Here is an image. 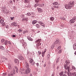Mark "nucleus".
<instances>
[{"label": "nucleus", "mask_w": 76, "mask_h": 76, "mask_svg": "<svg viewBox=\"0 0 76 76\" xmlns=\"http://www.w3.org/2000/svg\"><path fill=\"white\" fill-rule=\"evenodd\" d=\"M75 4V2L74 1H70L68 4H66L65 7L66 9H71V7H73L74 6Z\"/></svg>", "instance_id": "nucleus-1"}, {"label": "nucleus", "mask_w": 76, "mask_h": 76, "mask_svg": "<svg viewBox=\"0 0 76 76\" xmlns=\"http://www.w3.org/2000/svg\"><path fill=\"white\" fill-rule=\"evenodd\" d=\"M66 64H65L64 67L65 69L68 70V72H70V65H68L70 63V62L68 61H66Z\"/></svg>", "instance_id": "nucleus-2"}, {"label": "nucleus", "mask_w": 76, "mask_h": 76, "mask_svg": "<svg viewBox=\"0 0 76 76\" xmlns=\"http://www.w3.org/2000/svg\"><path fill=\"white\" fill-rule=\"evenodd\" d=\"M41 39H38L36 41V43H37L36 45L37 48H39L40 46L41 45Z\"/></svg>", "instance_id": "nucleus-3"}, {"label": "nucleus", "mask_w": 76, "mask_h": 76, "mask_svg": "<svg viewBox=\"0 0 76 76\" xmlns=\"http://www.w3.org/2000/svg\"><path fill=\"white\" fill-rule=\"evenodd\" d=\"M75 20H76V16H75L73 19L71 20H70V22L71 23H74V22H75Z\"/></svg>", "instance_id": "nucleus-4"}, {"label": "nucleus", "mask_w": 76, "mask_h": 76, "mask_svg": "<svg viewBox=\"0 0 76 76\" xmlns=\"http://www.w3.org/2000/svg\"><path fill=\"white\" fill-rule=\"evenodd\" d=\"M30 60L29 62L31 64V65H34V64H35V62H34V60L31 58L30 59Z\"/></svg>", "instance_id": "nucleus-5"}, {"label": "nucleus", "mask_w": 76, "mask_h": 76, "mask_svg": "<svg viewBox=\"0 0 76 76\" xmlns=\"http://www.w3.org/2000/svg\"><path fill=\"white\" fill-rule=\"evenodd\" d=\"M16 73V72H15V69H13V70L11 72V76H13V74L15 75Z\"/></svg>", "instance_id": "nucleus-6"}, {"label": "nucleus", "mask_w": 76, "mask_h": 76, "mask_svg": "<svg viewBox=\"0 0 76 76\" xmlns=\"http://www.w3.org/2000/svg\"><path fill=\"white\" fill-rule=\"evenodd\" d=\"M38 23H39L42 26H43L44 28H45V24L44 23L42 22V21H39Z\"/></svg>", "instance_id": "nucleus-7"}, {"label": "nucleus", "mask_w": 76, "mask_h": 76, "mask_svg": "<svg viewBox=\"0 0 76 76\" xmlns=\"http://www.w3.org/2000/svg\"><path fill=\"white\" fill-rule=\"evenodd\" d=\"M31 72V69L29 68H27V69L26 71V74L29 73Z\"/></svg>", "instance_id": "nucleus-8"}, {"label": "nucleus", "mask_w": 76, "mask_h": 76, "mask_svg": "<svg viewBox=\"0 0 76 76\" xmlns=\"http://www.w3.org/2000/svg\"><path fill=\"white\" fill-rule=\"evenodd\" d=\"M18 57L20 60H24V58H23V57L21 56H18Z\"/></svg>", "instance_id": "nucleus-9"}, {"label": "nucleus", "mask_w": 76, "mask_h": 76, "mask_svg": "<svg viewBox=\"0 0 76 76\" xmlns=\"http://www.w3.org/2000/svg\"><path fill=\"white\" fill-rule=\"evenodd\" d=\"M37 10L38 12L39 13H42V10L41 8H37Z\"/></svg>", "instance_id": "nucleus-10"}, {"label": "nucleus", "mask_w": 76, "mask_h": 76, "mask_svg": "<svg viewBox=\"0 0 76 76\" xmlns=\"http://www.w3.org/2000/svg\"><path fill=\"white\" fill-rule=\"evenodd\" d=\"M25 64V66H26V68H29V64H28V63H27V62H26Z\"/></svg>", "instance_id": "nucleus-11"}, {"label": "nucleus", "mask_w": 76, "mask_h": 76, "mask_svg": "<svg viewBox=\"0 0 76 76\" xmlns=\"http://www.w3.org/2000/svg\"><path fill=\"white\" fill-rule=\"evenodd\" d=\"M23 44L24 48H25V47L26 46V43L24 42L23 43Z\"/></svg>", "instance_id": "nucleus-12"}, {"label": "nucleus", "mask_w": 76, "mask_h": 76, "mask_svg": "<svg viewBox=\"0 0 76 76\" xmlns=\"http://www.w3.org/2000/svg\"><path fill=\"white\" fill-rule=\"evenodd\" d=\"M12 26H16V23L15 22H14L12 23Z\"/></svg>", "instance_id": "nucleus-13"}, {"label": "nucleus", "mask_w": 76, "mask_h": 76, "mask_svg": "<svg viewBox=\"0 0 76 76\" xmlns=\"http://www.w3.org/2000/svg\"><path fill=\"white\" fill-rule=\"evenodd\" d=\"M45 53L44 52L42 51V55L43 57H44V56H45Z\"/></svg>", "instance_id": "nucleus-14"}, {"label": "nucleus", "mask_w": 76, "mask_h": 76, "mask_svg": "<svg viewBox=\"0 0 76 76\" xmlns=\"http://www.w3.org/2000/svg\"><path fill=\"white\" fill-rule=\"evenodd\" d=\"M73 47L74 50H75L76 49V43H75V44L74 45Z\"/></svg>", "instance_id": "nucleus-15"}, {"label": "nucleus", "mask_w": 76, "mask_h": 76, "mask_svg": "<svg viewBox=\"0 0 76 76\" xmlns=\"http://www.w3.org/2000/svg\"><path fill=\"white\" fill-rule=\"evenodd\" d=\"M37 22V21L36 20H34L32 21V23L33 24V25H34V24H35Z\"/></svg>", "instance_id": "nucleus-16"}, {"label": "nucleus", "mask_w": 76, "mask_h": 76, "mask_svg": "<svg viewBox=\"0 0 76 76\" xmlns=\"http://www.w3.org/2000/svg\"><path fill=\"white\" fill-rule=\"evenodd\" d=\"M15 63H19V60H18V59H16L15 60Z\"/></svg>", "instance_id": "nucleus-17"}, {"label": "nucleus", "mask_w": 76, "mask_h": 76, "mask_svg": "<svg viewBox=\"0 0 76 76\" xmlns=\"http://www.w3.org/2000/svg\"><path fill=\"white\" fill-rule=\"evenodd\" d=\"M28 18H24L22 20H26V21H28Z\"/></svg>", "instance_id": "nucleus-18"}, {"label": "nucleus", "mask_w": 76, "mask_h": 76, "mask_svg": "<svg viewBox=\"0 0 76 76\" xmlns=\"http://www.w3.org/2000/svg\"><path fill=\"white\" fill-rule=\"evenodd\" d=\"M63 74H64V72H61L59 74V75L60 76H63Z\"/></svg>", "instance_id": "nucleus-19"}, {"label": "nucleus", "mask_w": 76, "mask_h": 76, "mask_svg": "<svg viewBox=\"0 0 76 76\" xmlns=\"http://www.w3.org/2000/svg\"><path fill=\"white\" fill-rule=\"evenodd\" d=\"M4 44L5 45H7V40H4Z\"/></svg>", "instance_id": "nucleus-20"}, {"label": "nucleus", "mask_w": 76, "mask_h": 76, "mask_svg": "<svg viewBox=\"0 0 76 76\" xmlns=\"http://www.w3.org/2000/svg\"><path fill=\"white\" fill-rule=\"evenodd\" d=\"M24 2L25 3H29V0H24Z\"/></svg>", "instance_id": "nucleus-21"}, {"label": "nucleus", "mask_w": 76, "mask_h": 76, "mask_svg": "<svg viewBox=\"0 0 76 76\" xmlns=\"http://www.w3.org/2000/svg\"><path fill=\"white\" fill-rule=\"evenodd\" d=\"M0 22L1 24L3 23V22H4V19H2L0 21Z\"/></svg>", "instance_id": "nucleus-22"}, {"label": "nucleus", "mask_w": 76, "mask_h": 76, "mask_svg": "<svg viewBox=\"0 0 76 76\" xmlns=\"http://www.w3.org/2000/svg\"><path fill=\"white\" fill-rule=\"evenodd\" d=\"M44 6V4H39V7H43Z\"/></svg>", "instance_id": "nucleus-23"}, {"label": "nucleus", "mask_w": 76, "mask_h": 76, "mask_svg": "<svg viewBox=\"0 0 76 76\" xmlns=\"http://www.w3.org/2000/svg\"><path fill=\"white\" fill-rule=\"evenodd\" d=\"M34 13H31L30 14V16L31 17V18H34Z\"/></svg>", "instance_id": "nucleus-24"}, {"label": "nucleus", "mask_w": 76, "mask_h": 76, "mask_svg": "<svg viewBox=\"0 0 76 76\" xmlns=\"http://www.w3.org/2000/svg\"><path fill=\"white\" fill-rule=\"evenodd\" d=\"M50 55L48 54L47 56V58L49 60L50 59Z\"/></svg>", "instance_id": "nucleus-25"}, {"label": "nucleus", "mask_w": 76, "mask_h": 76, "mask_svg": "<svg viewBox=\"0 0 76 76\" xmlns=\"http://www.w3.org/2000/svg\"><path fill=\"white\" fill-rule=\"evenodd\" d=\"M36 26L37 27V28H39V25L38 24H36Z\"/></svg>", "instance_id": "nucleus-26"}, {"label": "nucleus", "mask_w": 76, "mask_h": 76, "mask_svg": "<svg viewBox=\"0 0 76 76\" xmlns=\"http://www.w3.org/2000/svg\"><path fill=\"white\" fill-rule=\"evenodd\" d=\"M27 39L29 40V41H32V39L31 38V37H27Z\"/></svg>", "instance_id": "nucleus-27"}, {"label": "nucleus", "mask_w": 76, "mask_h": 76, "mask_svg": "<svg viewBox=\"0 0 76 76\" xmlns=\"http://www.w3.org/2000/svg\"><path fill=\"white\" fill-rule=\"evenodd\" d=\"M53 5H57L58 4V2H55L53 3Z\"/></svg>", "instance_id": "nucleus-28"}, {"label": "nucleus", "mask_w": 76, "mask_h": 76, "mask_svg": "<svg viewBox=\"0 0 76 76\" xmlns=\"http://www.w3.org/2000/svg\"><path fill=\"white\" fill-rule=\"evenodd\" d=\"M53 7L55 8V9H56H56H58V7L57 6H56V5H54L53 6Z\"/></svg>", "instance_id": "nucleus-29"}, {"label": "nucleus", "mask_w": 76, "mask_h": 76, "mask_svg": "<svg viewBox=\"0 0 76 76\" xmlns=\"http://www.w3.org/2000/svg\"><path fill=\"white\" fill-rule=\"evenodd\" d=\"M41 0H35L36 3H39Z\"/></svg>", "instance_id": "nucleus-30"}, {"label": "nucleus", "mask_w": 76, "mask_h": 76, "mask_svg": "<svg viewBox=\"0 0 76 76\" xmlns=\"http://www.w3.org/2000/svg\"><path fill=\"white\" fill-rule=\"evenodd\" d=\"M39 4H36L34 5V6L35 7H36L37 6H39Z\"/></svg>", "instance_id": "nucleus-31"}, {"label": "nucleus", "mask_w": 76, "mask_h": 76, "mask_svg": "<svg viewBox=\"0 0 76 76\" xmlns=\"http://www.w3.org/2000/svg\"><path fill=\"white\" fill-rule=\"evenodd\" d=\"M0 49H1V50H4V47H3L1 46L0 47Z\"/></svg>", "instance_id": "nucleus-32"}, {"label": "nucleus", "mask_w": 76, "mask_h": 76, "mask_svg": "<svg viewBox=\"0 0 76 76\" xmlns=\"http://www.w3.org/2000/svg\"><path fill=\"white\" fill-rule=\"evenodd\" d=\"M8 68L9 69H11V65L10 64L8 65Z\"/></svg>", "instance_id": "nucleus-33"}, {"label": "nucleus", "mask_w": 76, "mask_h": 76, "mask_svg": "<svg viewBox=\"0 0 76 76\" xmlns=\"http://www.w3.org/2000/svg\"><path fill=\"white\" fill-rule=\"evenodd\" d=\"M73 76H76V72H75L72 73Z\"/></svg>", "instance_id": "nucleus-34"}, {"label": "nucleus", "mask_w": 76, "mask_h": 76, "mask_svg": "<svg viewBox=\"0 0 76 76\" xmlns=\"http://www.w3.org/2000/svg\"><path fill=\"white\" fill-rule=\"evenodd\" d=\"M54 17H52L50 18V20L53 21L54 20Z\"/></svg>", "instance_id": "nucleus-35"}, {"label": "nucleus", "mask_w": 76, "mask_h": 76, "mask_svg": "<svg viewBox=\"0 0 76 76\" xmlns=\"http://www.w3.org/2000/svg\"><path fill=\"white\" fill-rule=\"evenodd\" d=\"M58 40H56L55 42V44H57L58 43Z\"/></svg>", "instance_id": "nucleus-36"}, {"label": "nucleus", "mask_w": 76, "mask_h": 76, "mask_svg": "<svg viewBox=\"0 0 76 76\" xmlns=\"http://www.w3.org/2000/svg\"><path fill=\"white\" fill-rule=\"evenodd\" d=\"M68 75L69 76H72V74L71 73H68Z\"/></svg>", "instance_id": "nucleus-37"}, {"label": "nucleus", "mask_w": 76, "mask_h": 76, "mask_svg": "<svg viewBox=\"0 0 76 76\" xmlns=\"http://www.w3.org/2000/svg\"><path fill=\"white\" fill-rule=\"evenodd\" d=\"M6 75H7V74H6V73H3L2 74V76H6Z\"/></svg>", "instance_id": "nucleus-38"}, {"label": "nucleus", "mask_w": 76, "mask_h": 76, "mask_svg": "<svg viewBox=\"0 0 76 76\" xmlns=\"http://www.w3.org/2000/svg\"><path fill=\"white\" fill-rule=\"evenodd\" d=\"M61 52H62V50H60L59 51L58 53L59 54H60L61 53Z\"/></svg>", "instance_id": "nucleus-39"}, {"label": "nucleus", "mask_w": 76, "mask_h": 76, "mask_svg": "<svg viewBox=\"0 0 76 76\" xmlns=\"http://www.w3.org/2000/svg\"><path fill=\"white\" fill-rule=\"evenodd\" d=\"M33 74H34V75H36V74H37V72H35V71H34L33 72Z\"/></svg>", "instance_id": "nucleus-40"}, {"label": "nucleus", "mask_w": 76, "mask_h": 76, "mask_svg": "<svg viewBox=\"0 0 76 76\" xmlns=\"http://www.w3.org/2000/svg\"><path fill=\"white\" fill-rule=\"evenodd\" d=\"M72 69H73L74 70H75L76 69V68H75V66H72Z\"/></svg>", "instance_id": "nucleus-41"}, {"label": "nucleus", "mask_w": 76, "mask_h": 76, "mask_svg": "<svg viewBox=\"0 0 76 76\" xmlns=\"http://www.w3.org/2000/svg\"><path fill=\"white\" fill-rule=\"evenodd\" d=\"M22 31H23V30L21 29H19L18 30V31H19V32H22Z\"/></svg>", "instance_id": "nucleus-42"}, {"label": "nucleus", "mask_w": 76, "mask_h": 76, "mask_svg": "<svg viewBox=\"0 0 76 76\" xmlns=\"http://www.w3.org/2000/svg\"><path fill=\"white\" fill-rule=\"evenodd\" d=\"M20 17L22 18V17H23V18H24L25 17V15L23 14H21L20 15Z\"/></svg>", "instance_id": "nucleus-43"}, {"label": "nucleus", "mask_w": 76, "mask_h": 76, "mask_svg": "<svg viewBox=\"0 0 76 76\" xmlns=\"http://www.w3.org/2000/svg\"><path fill=\"white\" fill-rule=\"evenodd\" d=\"M58 61H59V58H58L56 60L57 63H58Z\"/></svg>", "instance_id": "nucleus-44"}, {"label": "nucleus", "mask_w": 76, "mask_h": 76, "mask_svg": "<svg viewBox=\"0 0 76 76\" xmlns=\"http://www.w3.org/2000/svg\"><path fill=\"white\" fill-rule=\"evenodd\" d=\"M26 15H27L28 16H30L31 13H30V12H28L27 14Z\"/></svg>", "instance_id": "nucleus-45"}, {"label": "nucleus", "mask_w": 76, "mask_h": 76, "mask_svg": "<svg viewBox=\"0 0 76 76\" xmlns=\"http://www.w3.org/2000/svg\"><path fill=\"white\" fill-rule=\"evenodd\" d=\"M28 31H23V34H25L26 33V32H28Z\"/></svg>", "instance_id": "nucleus-46"}, {"label": "nucleus", "mask_w": 76, "mask_h": 76, "mask_svg": "<svg viewBox=\"0 0 76 76\" xmlns=\"http://www.w3.org/2000/svg\"><path fill=\"white\" fill-rule=\"evenodd\" d=\"M4 41V39H2L1 40V42H3Z\"/></svg>", "instance_id": "nucleus-47"}, {"label": "nucleus", "mask_w": 76, "mask_h": 76, "mask_svg": "<svg viewBox=\"0 0 76 76\" xmlns=\"http://www.w3.org/2000/svg\"><path fill=\"white\" fill-rule=\"evenodd\" d=\"M10 3H11V4H12V3H13V1H12V0H10Z\"/></svg>", "instance_id": "nucleus-48"}, {"label": "nucleus", "mask_w": 76, "mask_h": 76, "mask_svg": "<svg viewBox=\"0 0 76 76\" xmlns=\"http://www.w3.org/2000/svg\"><path fill=\"white\" fill-rule=\"evenodd\" d=\"M11 20H13V19H14V18H15L14 17H11Z\"/></svg>", "instance_id": "nucleus-49"}, {"label": "nucleus", "mask_w": 76, "mask_h": 76, "mask_svg": "<svg viewBox=\"0 0 76 76\" xmlns=\"http://www.w3.org/2000/svg\"><path fill=\"white\" fill-rule=\"evenodd\" d=\"M51 48L52 49H53L54 48V45H52L51 46Z\"/></svg>", "instance_id": "nucleus-50"}, {"label": "nucleus", "mask_w": 76, "mask_h": 76, "mask_svg": "<svg viewBox=\"0 0 76 76\" xmlns=\"http://www.w3.org/2000/svg\"><path fill=\"white\" fill-rule=\"evenodd\" d=\"M2 25L3 26H4L5 25V23H3L2 24Z\"/></svg>", "instance_id": "nucleus-51"}, {"label": "nucleus", "mask_w": 76, "mask_h": 76, "mask_svg": "<svg viewBox=\"0 0 76 76\" xmlns=\"http://www.w3.org/2000/svg\"><path fill=\"white\" fill-rule=\"evenodd\" d=\"M38 53L39 54V55H40V54H41V52L39 51H38Z\"/></svg>", "instance_id": "nucleus-52"}, {"label": "nucleus", "mask_w": 76, "mask_h": 76, "mask_svg": "<svg viewBox=\"0 0 76 76\" xmlns=\"http://www.w3.org/2000/svg\"><path fill=\"white\" fill-rule=\"evenodd\" d=\"M61 48V46H59V47L57 48V49H58V50H60V49Z\"/></svg>", "instance_id": "nucleus-53"}, {"label": "nucleus", "mask_w": 76, "mask_h": 76, "mask_svg": "<svg viewBox=\"0 0 76 76\" xmlns=\"http://www.w3.org/2000/svg\"><path fill=\"white\" fill-rule=\"evenodd\" d=\"M16 72H17V73L18 72V69H16Z\"/></svg>", "instance_id": "nucleus-54"}, {"label": "nucleus", "mask_w": 76, "mask_h": 76, "mask_svg": "<svg viewBox=\"0 0 76 76\" xmlns=\"http://www.w3.org/2000/svg\"><path fill=\"white\" fill-rule=\"evenodd\" d=\"M46 51H47V49H45L44 50V52H45H45H46Z\"/></svg>", "instance_id": "nucleus-55"}, {"label": "nucleus", "mask_w": 76, "mask_h": 76, "mask_svg": "<svg viewBox=\"0 0 76 76\" xmlns=\"http://www.w3.org/2000/svg\"><path fill=\"white\" fill-rule=\"evenodd\" d=\"M2 58H3V59H4V58H5V57H4V56H2Z\"/></svg>", "instance_id": "nucleus-56"}, {"label": "nucleus", "mask_w": 76, "mask_h": 76, "mask_svg": "<svg viewBox=\"0 0 76 76\" xmlns=\"http://www.w3.org/2000/svg\"><path fill=\"white\" fill-rule=\"evenodd\" d=\"M12 37H16V35H13Z\"/></svg>", "instance_id": "nucleus-57"}, {"label": "nucleus", "mask_w": 76, "mask_h": 76, "mask_svg": "<svg viewBox=\"0 0 76 76\" xmlns=\"http://www.w3.org/2000/svg\"><path fill=\"white\" fill-rule=\"evenodd\" d=\"M8 44H11V42H10V41H8Z\"/></svg>", "instance_id": "nucleus-58"}, {"label": "nucleus", "mask_w": 76, "mask_h": 76, "mask_svg": "<svg viewBox=\"0 0 76 76\" xmlns=\"http://www.w3.org/2000/svg\"><path fill=\"white\" fill-rule=\"evenodd\" d=\"M63 76H67V75H66V74H64L63 75Z\"/></svg>", "instance_id": "nucleus-59"}, {"label": "nucleus", "mask_w": 76, "mask_h": 76, "mask_svg": "<svg viewBox=\"0 0 76 76\" xmlns=\"http://www.w3.org/2000/svg\"><path fill=\"white\" fill-rule=\"evenodd\" d=\"M51 9H52V10H54V8L53 7H52L51 8Z\"/></svg>", "instance_id": "nucleus-60"}, {"label": "nucleus", "mask_w": 76, "mask_h": 76, "mask_svg": "<svg viewBox=\"0 0 76 76\" xmlns=\"http://www.w3.org/2000/svg\"><path fill=\"white\" fill-rule=\"evenodd\" d=\"M4 59H5L6 60H7V58H5Z\"/></svg>", "instance_id": "nucleus-61"}, {"label": "nucleus", "mask_w": 76, "mask_h": 76, "mask_svg": "<svg viewBox=\"0 0 76 76\" xmlns=\"http://www.w3.org/2000/svg\"><path fill=\"white\" fill-rule=\"evenodd\" d=\"M15 69H18V68L17 67H16V66H15Z\"/></svg>", "instance_id": "nucleus-62"}, {"label": "nucleus", "mask_w": 76, "mask_h": 76, "mask_svg": "<svg viewBox=\"0 0 76 76\" xmlns=\"http://www.w3.org/2000/svg\"><path fill=\"white\" fill-rule=\"evenodd\" d=\"M37 66H38V65H39V64L38 63H37L36 64Z\"/></svg>", "instance_id": "nucleus-63"}, {"label": "nucleus", "mask_w": 76, "mask_h": 76, "mask_svg": "<svg viewBox=\"0 0 76 76\" xmlns=\"http://www.w3.org/2000/svg\"><path fill=\"white\" fill-rule=\"evenodd\" d=\"M11 76V75L10 74H8V76Z\"/></svg>", "instance_id": "nucleus-64"}]
</instances>
